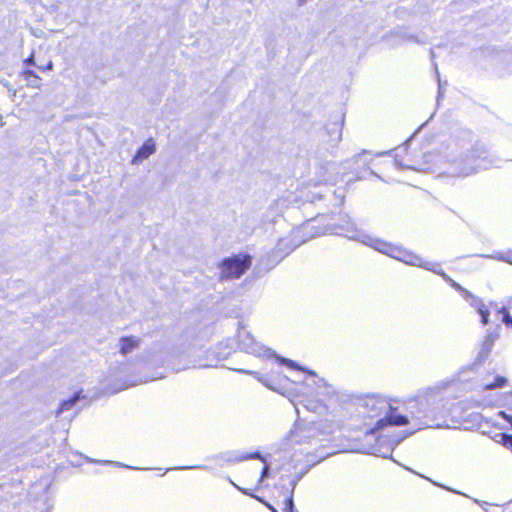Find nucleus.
Masks as SVG:
<instances>
[{"instance_id":"nucleus-12","label":"nucleus","mask_w":512,"mask_h":512,"mask_svg":"<svg viewBox=\"0 0 512 512\" xmlns=\"http://www.w3.org/2000/svg\"><path fill=\"white\" fill-rule=\"evenodd\" d=\"M120 349L119 352L122 355H127L133 350L137 349L140 344L139 338L135 336H123L119 340Z\"/></svg>"},{"instance_id":"nucleus-8","label":"nucleus","mask_w":512,"mask_h":512,"mask_svg":"<svg viewBox=\"0 0 512 512\" xmlns=\"http://www.w3.org/2000/svg\"><path fill=\"white\" fill-rule=\"evenodd\" d=\"M498 335L495 333H488L484 336L483 340L479 344V350L477 354V362H484L490 355L495 341Z\"/></svg>"},{"instance_id":"nucleus-21","label":"nucleus","mask_w":512,"mask_h":512,"mask_svg":"<svg viewBox=\"0 0 512 512\" xmlns=\"http://www.w3.org/2000/svg\"><path fill=\"white\" fill-rule=\"evenodd\" d=\"M502 311L504 313L503 319H502L503 323H505L508 326H512V315H510L509 312L505 308H503Z\"/></svg>"},{"instance_id":"nucleus-7","label":"nucleus","mask_w":512,"mask_h":512,"mask_svg":"<svg viewBox=\"0 0 512 512\" xmlns=\"http://www.w3.org/2000/svg\"><path fill=\"white\" fill-rule=\"evenodd\" d=\"M270 385L273 389L285 394L296 391V382L292 381L282 370H271L269 375Z\"/></svg>"},{"instance_id":"nucleus-18","label":"nucleus","mask_w":512,"mask_h":512,"mask_svg":"<svg viewBox=\"0 0 512 512\" xmlns=\"http://www.w3.org/2000/svg\"><path fill=\"white\" fill-rule=\"evenodd\" d=\"M501 440L500 443L504 445L505 447L512 450V435L503 433L501 434Z\"/></svg>"},{"instance_id":"nucleus-13","label":"nucleus","mask_w":512,"mask_h":512,"mask_svg":"<svg viewBox=\"0 0 512 512\" xmlns=\"http://www.w3.org/2000/svg\"><path fill=\"white\" fill-rule=\"evenodd\" d=\"M23 80L27 82V85L32 88H40L41 78L31 69H24L20 73Z\"/></svg>"},{"instance_id":"nucleus-27","label":"nucleus","mask_w":512,"mask_h":512,"mask_svg":"<svg viewBox=\"0 0 512 512\" xmlns=\"http://www.w3.org/2000/svg\"><path fill=\"white\" fill-rule=\"evenodd\" d=\"M248 458H258V459H261V460H264L261 455L259 453H253L251 454Z\"/></svg>"},{"instance_id":"nucleus-26","label":"nucleus","mask_w":512,"mask_h":512,"mask_svg":"<svg viewBox=\"0 0 512 512\" xmlns=\"http://www.w3.org/2000/svg\"><path fill=\"white\" fill-rule=\"evenodd\" d=\"M238 489L241 490L246 495L253 496L252 492L249 489H242L240 487H238Z\"/></svg>"},{"instance_id":"nucleus-6","label":"nucleus","mask_w":512,"mask_h":512,"mask_svg":"<svg viewBox=\"0 0 512 512\" xmlns=\"http://www.w3.org/2000/svg\"><path fill=\"white\" fill-rule=\"evenodd\" d=\"M409 423L408 416L402 415L398 412V409L395 407H391L387 413V415L383 418H380L376 421L375 425L368 430L370 433H374L376 431L381 430L382 428L392 425V426H404Z\"/></svg>"},{"instance_id":"nucleus-10","label":"nucleus","mask_w":512,"mask_h":512,"mask_svg":"<svg viewBox=\"0 0 512 512\" xmlns=\"http://www.w3.org/2000/svg\"><path fill=\"white\" fill-rule=\"evenodd\" d=\"M342 139L341 129L334 125L323 133V143L328 147H335Z\"/></svg>"},{"instance_id":"nucleus-19","label":"nucleus","mask_w":512,"mask_h":512,"mask_svg":"<svg viewBox=\"0 0 512 512\" xmlns=\"http://www.w3.org/2000/svg\"><path fill=\"white\" fill-rule=\"evenodd\" d=\"M284 509L286 512H293L294 502H293V494L292 493H290V495L286 497V499L284 501Z\"/></svg>"},{"instance_id":"nucleus-17","label":"nucleus","mask_w":512,"mask_h":512,"mask_svg":"<svg viewBox=\"0 0 512 512\" xmlns=\"http://www.w3.org/2000/svg\"><path fill=\"white\" fill-rule=\"evenodd\" d=\"M491 258L512 265V249L506 252L496 253L495 255L491 256Z\"/></svg>"},{"instance_id":"nucleus-25","label":"nucleus","mask_w":512,"mask_h":512,"mask_svg":"<svg viewBox=\"0 0 512 512\" xmlns=\"http://www.w3.org/2000/svg\"><path fill=\"white\" fill-rule=\"evenodd\" d=\"M24 63L27 64V65H35V61H34V55L31 54L29 57H27L25 60H24Z\"/></svg>"},{"instance_id":"nucleus-4","label":"nucleus","mask_w":512,"mask_h":512,"mask_svg":"<svg viewBox=\"0 0 512 512\" xmlns=\"http://www.w3.org/2000/svg\"><path fill=\"white\" fill-rule=\"evenodd\" d=\"M252 266V256L246 253H239L224 258L218 263L221 280L239 279Z\"/></svg>"},{"instance_id":"nucleus-24","label":"nucleus","mask_w":512,"mask_h":512,"mask_svg":"<svg viewBox=\"0 0 512 512\" xmlns=\"http://www.w3.org/2000/svg\"><path fill=\"white\" fill-rule=\"evenodd\" d=\"M40 71H47L51 70L53 68V63L49 61L45 66H38L37 67Z\"/></svg>"},{"instance_id":"nucleus-15","label":"nucleus","mask_w":512,"mask_h":512,"mask_svg":"<svg viewBox=\"0 0 512 512\" xmlns=\"http://www.w3.org/2000/svg\"><path fill=\"white\" fill-rule=\"evenodd\" d=\"M393 246H394V244L386 242L381 239L374 240V242L372 244L373 248H375L377 251H379L383 254H386L388 256H390Z\"/></svg>"},{"instance_id":"nucleus-9","label":"nucleus","mask_w":512,"mask_h":512,"mask_svg":"<svg viewBox=\"0 0 512 512\" xmlns=\"http://www.w3.org/2000/svg\"><path fill=\"white\" fill-rule=\"evenodd\" d=\"M155 152V142L152 138L147 139L143 145L136 151L132 158V163H139L148 158Z\"/></svg>"},{"instance_id":"nucleus-20","label":"nucleus","mask_w":512,"mask_h":512,"mask_svg":"<svg viewBox=\"0 0 512 512\" xmlns=\"http://www.w3.org/2000/svg\"><path fill=\"white\" fill-rule=\"evenodd\" d=\"M410 418L416 422V425H417V428L418 429H421L422 427H425V423L423 421V418H425V415H420V416H416L414 414H411L410 415Z\"/></svg>"},{"instance_id":"nucleus-2","label":"nucleus","mask_w":512,"mask_h":512,"mask_svg":"<svg viewBox=\"0 0 512 512\" xmlns=\"http://www.w3.org/2000/svg\"><path fill=\"white\" fill-rule=\"evenodd\" d=\"M312 387L306 392V400L311 409L327 408L338 399L339 393L335 387L324 379L317 377L313 371H307Z\"/></svg>"},{"instance_id":"nucleus-3","label":"nucleus","mask_w":512,"mask_h":512,"mask_svg":"<svg viewBox=\"0 0 512 512\" xmlns=\"http://www.w3.org/2000/svg\"><path fill=\"white\" fill-rule=\"evenodd\" d=\"M395 164L399 167L424 170L429 168L431 155H427L421 147L403 145L394 150Z\"/></svg>"},{"instance_id":"nucleus-29","label":"nucleus","mask_w":512,"mask_h":512,"mask_svg":"<svg viewBox=\"0 0 512 512\" xmlns=\"http://www.w3.org/2000/svg\"><path fill=\"white\" fill-rule=\"evenodd\" d=\"M268 507H269L273 512H277V510H275L272 506L268 505Z\"/></svg>"},{"instance_id":"nucleus-5","label":"nucleus","mask_w":512,"mask_h":512,"mask_svg":"<svg viewBox=\"0 0 512 512\" xmlns=\"http://www.w3.org/2000/svg\"><path fill=\"white\" fill-rule=\"evenodd\" d=\"M384 401L378 396H365L355 403L354 411L360 420V425L367 426L381 415Z\"/></svg>"},{"instance_id":"nucleus-14","label":"nucleus","mask_w":512,"mask_h":512,"mask_svg":"<svg viewBox=\"0 0 512 512\" xmlns=\"http://www.w3.org/2000/svg\"><path fill=\"white\" fill-rule=\"evenodd\" d=\"M474 306H475L478 314L481 317V323L483 325H487L489 323V315H490L489 307L485 303H483L481 300L477 301L474 304Z\"/></svg>"},{"instance_id":"nucleus-23","label":"nucleus","mask_w":512,"mask_h":512,"mask_svg":"<svg viewBox=\"0 0 512 512\" xmlns=\"http://www.w3.org/2000/svg\"><path fill=\"white\" fill-rule=\"evenodd\" d=\"M284 362H285V364H286L288 367H290V368H292V369H296V370H302V371H304V369H303L302 367H300L299 365H297V364H296L295 362H293L292 360H285Z\"/></svg>"},{"instance_id":"nucleus-16","label":"nucleus","mask_w":512,"mask_h":512,"mask_svg":"<svg viewBox=\"0 0 512 512\" xmlns=\"http://www.w3.org/2000/svg\"><path fill=\"white\" fill-rule=\"evenodd\" d=\"M79 398H80L79 393H76L69 399L62 401L59 406V412H63V411H67V410L71 409L74 406V404L76 403V401L79 400Z\"/></svg>"},{"instance_id":"nucleus-28","label":"nucleus","mask_w":512,"mask_h":512,"mask_svg":"<svg viewBox=\"0 0 512 512\" xmlns=\"http://www.w3.org/2000/svg\"><path fill=\"white\" fill-rule=\"evenodd\" d=\"M410 404H411V408H417L418 407V402L416 400L411 401Z\"/></svg>"},{"instance_id":"nucleus-22","label":"nucleus","mask_w":512,"mask_h":512,"mask_svg":"<svg viewBox=\"0 0 512 512\" xmlns=\"http://www.w3.org/2000/svg\"><path fill=\"white\" fill-rule=\"evenodd\" d=\"M268 470H269V466L267 464H265L261 470L259 477L257 478L258 483L261 482L263 480V478L267 475Z\"/></svg>"},{"instance_id":"nucleus-1","label":"nucleus","mask_w":512,"mask_h":512,"mask_svg":"<svg viewBox=\"0 0 512 512\" xmlns=\"http://www.w3.org/2000/svg\"><path fill=\"white\" fill-rule=\"evenodd\" d=\"M390 257L402 261L408 265L421 267L430 270L434 273H437L440 276H442L449 283V285L456 291L460 292L464 296L470 295L468 290L463 288L459 283L455 282L443 270L438 269L440 267L439 264L429 262L423 259L421 256L414 253L413 251L406 249L405 247L394 244Z\"/></svg>"},{"instance_id":"nucleus-11","label":"nucleus","mask_w":512,"mask_h":512,"mask_svg":"<svg viewBox=\"0 0 512 512\" xmlns=\"http://www.w3.org/2000/svg\"><path fill=\"white\" fill-rule=\"evenodd\" d=\"M491 375H492L491 372H488L485 375V378H484L485 381L483 382V385H482V388L484 390H493V389L503 388L508 384V379L505 376L498 375V374L494 375L493 379L491 381L488 380V377H490Z\"/></svg>"}]
</instances>
